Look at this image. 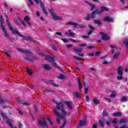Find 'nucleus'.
Segmentation results:
<instances>
[{"instance_id": "obj_6", "label": "nucleus", "mask_w": 128, "mask_h": 128, "mask_svg": "<svg viewBox=\"0 0 128 128\" xmlns=\"http://www.w3.org/2000/svg\"><path fill=\"white\" fill-rule=\"evenodd\" d=\"M2 32H4V34L6 38H8V40H10V42H14V38H12L10 37V35L8 34V32H6V30H4V28H3Z\"/></svg>"}, {"instance_id": "obj_28", "label": "nucleus", "mask_w": 128, "mask_h": 128, "mask_svg": "<svg viewBox=\"0 0 128 128\" xmlns=\"http://www.w3.org/2000/svg\"><path fill=\"white\" fill-rule=\"evenodd\" d=\"M62 120H64V122L62 124V126H60V128H64L66 124V122H68V121L66 120V118H62Z\"/></svg>"}, {"instance_id": "obj_5", "label": "nucleus", "mask_w": 128, "mask_h": 128, "mask_svg": "<svg viewBox=\"0 0 128 128\" xmlns=\"http://www.w3.org/2000/svg\"><path fill=\"white\" fill-rule=\"evenodd\" d=\"M17 50L18 52H24L25 54H32V52L30 50V49H27L26 50H24V49L22 48H18Z\"/></svg>"}, {"instance_id": "obj_64", "label": "nucleus", "mask_w": 128, "mask_h": 128, "mask_svg": "<svg viewBox=\"0 0 128 128\" xmlns=\"http://www.w3.org/2000/svg\"><path fill=\"white\" fill-rule=\"evenodd\" d=\"M18 127H19V128H22V122H19V124H18Z\"/></svg>"}, {"instance_id": "obj_35", "label": "nucleus", "mask_w": 128, "mask_h": 128, "mask_svg": "<svg viewBox=\"0 0 128 128\" xmlns=\"http://www.w3.org/2000/svg\"><path fill=\"white\" fill-rule=\"evenodd\" d=\"M99 124H100V126L102 128L104 127V122L102 120H99Z\"/></svg>"}, {"instance_id": "obj_62", "label": "nucleus", "mask_w": 128, "mask_h": 128, "mask_svg": "<svg viewBox=\"0 0 128 128\" xmlns=\"http://www.w3.org/2000/svg\"><path fill=\"white\" fill-rule=\"evenodd\" d=\"M8 126H10L11 128H17L16 126H12V122L8 124Z\"/></svg>"}, {"instance_id": "obj_52", "label": "nucleus", "mask_w": 128, "mask_h": 128, "mask_svg": "<svg viewBox=\"0 0 128 128\" xmlns=\"http://www.w3.org/2000/svg\"><path fill=\"white\" fill-rule=\"evenodd\" d=\"M83 84L84 86H86V80H84V76H83Z\"/></svg>"}, {"instance_id": "obj_56", "label": "nucleus", "mask_w": 128, "mask_h": 128, "mask_svg": "<svg viewBox=\"0 0 128 128\" xmlns=\"http://www.w3.org/2000/svg\"><path fill=\"white\" fill-rule=\"evenodd\" d=\"M70 42H80L79 41L76 40H74V39H72V38H70Z\"/></svg>"}, {"instance_id": "obj_55", "label": "nucleus", "mask_w": 128, "mask_h": 128, "mask_svg": "<svg viewBox=\"0 0 128 128\" xmlns=\"http://www.w3.org/2000/svg\"><path fill=\"white\" fill-rule=\"evenodd\" d=\"M56 34L57 36H62V33L61 32H56Z\"/></svg>"}, {"instance_id": "obj_48", "label": "nucleus", "mask_w": 128, "mask_h": 128, "mask_svg": "<svg viewBox=\"0 0 128 128\" xmlns=\"http://www.w3.org/2000/svg\"><path fill=\"white\" fill-rule=\"evenodd\" d=\"M47 120H48L50 124H51V126H52L54 124V123H52V118H48Z\"/></svg>"}, {"instance_id": "obj_46", "label": "nucleus", "mask_w": 128, "mask_h": 128, "mask_svg": "<svg viewBox=\"0 0 128 128\" xmlns=\"http://www.w3.org/2000/svg\"><path fill=\"white\" fill-rule=\"evenodd\" d=\"M58 78H60V80H64V78H66V76H64L60 74V76L58 77Z\"/></svg>"}, {"instance_id": "obj_61", "label": "nucleus", "mask_w": 128, "mask_h": 128, "mask_svg": "<svg viewBox=\"0 0 128 128\" xmlns=\"http://www.w3.org/2000/svg\"><path fill=\"white\" fill-rule=\"evenodd\" d=\"M34 2L36 4H38L40 2H42V0H34Z\"/></svg>"}, {"instance_id": "obj_20", "label": "nucleus", "mask_w": 128, "mask_h": 128, "mask_svg": "<svg viewBox=\"0 0 128 128\" xmlns=\"http://www.w3.org/2000/svg\"><path fill=\"white\" fill-rule=\"evenodd\" d=\"M73 96L74 98H82V95L76 92H74Z\"/></svg>"}, {"instance_id": "obj_22", "label": "nucleus", "mask_w": 128, "mask_h": 128, "mask_svg": "<svg viewBox=\"0 0 128 128\" xmlns=\"http://www.w3.org/2000/svg\"><path fill=\"white\" fill-rule=\"evenodd\" d=\"M84 2H86V4H88L89 6H91L90 7V10H92L96 8V6L93 5L92 4V3L86 1V0H84Z\"/></svg>"}, {"instance_id": "obj_49", "label": "nucleus", "mask_w": 128, "mask_h": 128, "mask_svg": "<svg viewBox=\"0 0 128 128\" xmlns=\"http://www.w3.org/2000/svg\"><path fill=\"white\" fill-rule=\"evenodd\" d=\"M38 54H39V56H46V54H44V52H38Z\"/></svg>"}, {"instance_id": "obj_1", "label": "nucleus", "mask_w": 128, "mask_h": 128, "mask_svg": "<svg viewBox=\"0 0 128 128\" xmlns=\"http://www.w3.org/2000/svg\"><path fill=\"white\" fill-rule=\"evenodd\" d=\"M56 110H60L62 114L58 112ZM53 110L54 112V114L58 116V118H66H66L69 117L68 118H70V113L66 112V108H64V102H60L58 103H56V108H53Z\"/></svg>"}, {"instance_id": "obj_27", "label": "nucleus", "mask_w": 128, "mask_h": 128, "mask_svg": "<svg viewBox=\"0 0 128 128\" xmlns=\"http://www.w3.org/2000/svg\"><path fill=\"white\" fill-rule=\"evenodd\" d=\"M40 6L42 8V10L45 14L48 16V12H46V7H44V4H41Z\"/></svg>"}, {"instance_id": "obj_11", "label": "nucleus", "mask_w": 128, "mask_h": 128, "mask_svg": "<svg viewBox=\"0 0 128 128\" xmlns=\"http://www.w3.org/2000/svg\"><path fill=\"white\" fill-rule=\"evenodd\" d=\"M96 14L97 15L100 14L99 10H96L93 11L91 13V18H96Z\"/></svg>"}, {"instance_id": "obj_21", "label": "nucleus", "mask_w": 128, "mask_h": 128, "mask_svg": "<svg viewBox=\"0 0 128 128\" xmlns=\"http://www.w3.org/2000/svg\"><path fill=\"white\" fill-rule=\"evenodd\" d=\"M86 124V119H84V120H83V121L82 120L80 121V122H79V124H78V126H84Z\"/></svg>"}, {"instance_id": "obj_38", "label": "nucleus", "mask_w": 128, "mask_h": 128, "mask_svg": "<svg viewBox=\"0 0 128 128\" xmlns=\"http://www.w3.org/2000/svg\"><path fill=\"white\" fill-rule=\"evenodd\" d=\"M120 56V53H116L113 56V60H116Z\"/></svg>"}, {"instance_id": "obj_8", "label": "nucleus", "mask_w": 128, "mask_h": 128, "mask_svg": "<svg viewBox=\"0 0 128 128\" xmlns=\"http://www.w3.org/2000/svg\"><path fill=\"white\" fill-rule=\"evenodd\" d=\"M103 20H104V22H114V18L110 17L109 16L104 17Z\"/></svg>"}, {"instance_id": "obj_29", "label": "nucleus", "mask_w": 128, "mask_h": 128, "mask_svg": "<svg viewBox=\"0 0 128 128\" xmlns=\"http://www.w3.org/2000/svg\"><path fill=\"white\" fill-rule=\"evenodd\" d=\"M0 114L2 115V116L4 120H8V116H6V114L4 112H1Z\"/></svg>"}, {"instance_id": "obj_18", "label": "nucleus", "mask_w": 128, "mask_h": 128, "mask_svg": "<svg viewBox=\"0 0 128 128\" xmlns=\"http://www.w3.org/2000/svg\"><path fill=\"white\" fill-rule=\"evenodd\" d=\"M24 20L26 22V24H28V26H32V24L30 23V17H28V16H26L24 18Z\"/></svg>"}, {"instance_id": "obj_44", "label": "nucleus", "mask_w": 128, "mask_h": 128, "mask_svg": "<svg viewBox=\"0 0 128 128\" xmlns=\"http://www.w3.org/2000/svg\"><path fill=\"white\" fill-rule=\"evenodd\" d=\"M27 40H29V42H32V40H34V38L32 37L28 36Z\"/></svg>"}, {"instance_id": "obj_2", "label": "nucleus", "mask_w": 128, "mask_h": 128, "mask_svg": "<svg viewBox=\"0 0 128 128\" xmlns=\"http://www.w3.org/2000/svg\"><path fill=\"white\" fill-rule=\"evenodd\" d=\"M45 60H48V62H51V64H52V66H56V68H60V67H58V66L56 62H54V58L51 57L50 56H45Z\"/></svg>"}, {"instance_id": "obj_59", "label": "nucleus", "mask_w": 128, "mask_h": 128, "mask_svg": "<svg viewBox=\"0 0 128 128\" xmlns=\"http://www.w3.org/2000/svg\"><path fill=\"white\" fill-rule=\"evenodd\" d=\"M117 80H122V76H117Z\"/></svg>"}, {"instance_id": "obj_14", "label": "nucleus", "mask_w": 128, "mask_h": 128, "mask_svg": "<svg viewBox=\"0 0 128 128\" xmlns=\"http://www.w3.org/2000/svg\"><path fill=\"white\" fill-rule=\"evenodd\" d=\"M67 26L68 25H71V26H73V28H78V23H74L72 22H69L66 24Z\"/></svg>"}, {"instance_id": "obj_33", "label": "nucleus", "mask_w": 128, "mask_h": 128, "mask_svg": "<svg viewBox=\"0 0 128 128\" xmlns=\"http://www.w3.org/2000/svg\"><path fill=\"white\" fill-rule=\"evenodd\" d=\"M113 116H122V112H118L113 114Z\"/></svg>"}, {"instance_id": "obj_10", "label": "nucleus", "mask_w": 128, "mask_h": 128, "mask_svg": "<svg viewBox=\"0 0 128 128\" xmlns=\"http://www.w3.org/2000/svg\"><path fill=\"white\" fill-rule=\"evenodd\" d=\"M40 68H44L46 70H52V67H50L48 64H42Z\"/></svg>"}, {"instance_id": "obj_42", "label": "nucleus", "mask_w": 128, "mask_h": 128, "mask_svg": "<svg viewBox=\"0 0 128 128\" xmlns=\"http://www.w3.org/2000/svg\"><path fill=\"white\" fill-rule=\"evenodd\" d=\"M108 112H107L106 110H104L102 112V116H108Z\"/></svg>"}, {"instance_id": "obj_25", "label": "nucleus", "mask_w": 128, "mask_h": 128, "mask_svg": "<svg viewBox=\"0 0 128 128\" xmlns=\"http://www.w3.org/2000/svg\"><path fill=\"white\" fill-rule=\"evenodd\" d=\"M52 92H54V90H44V92H42V94H50Z\"/></svg>"}, {"instance_id": "obj_47", "label": "nucleus", "mask_w": 128, "mask_h": 128, "mask_svg": "<svg viewBox=\"0 0 128 128\" xmlns=\"http://www.w3.org/2000/svg\"><path fill=\"white\" fill-rule=\"evenodd\" d=\"M34 108L36 112H38V108L36 105H34Z\"/></svg>"}, {"instance_id": "obj_63", "label": "nucleus", "mask_w": 128, "mask_h": 128, "mask_svg": "<svg viewBox=\"0 0 128 128\" xmlns=\"http://www.w3.org/2000/svg\"><path fill=\"white\" fill-rule=\"evenodd\" d=\"M92 128H98V124H95L92 126Z\"/></svg>"}, {"instance_id": "obj_23", "label": "nucleus", "mask_w": 128, "mask_h": 128, "mask_svg": "<svg viewBox=\"0 0 128 128\" xmlns=\"http://www.w3.org/2000/svg\"><path fill=\"white\" fill-rule=\"evenodd\" d=\"M18 104H20L22 106H28V102L23 101L22 100H19L17 102Z\"/></svg>"}, {"instance_id": "obj_39", "label": "nucleus", "mask_w": 128, "mask_h": 128, "mask_svg": "<svg viewBox=\"0 0 128 128\" xmlns=\"http://www.w3.org/2000/svg\"><path fill=\"white\" fill-rule=\"evenodd\" d=\"M126 122V118H122L120 121V124H124Z\"/></svg>"}, {"instance_id": "obj_43", "label": "nucleus", "mask_w": 128, "mask_h": 128, "mask_svg": "<svg viewBox=\"0 0 128 128\" xmlns=\"http://www.w3.org/2000/svg\"><path fill=\"white\" fill-rule=\"evenodd\" d=\"M51 46L54 50H58V48H56V44L51 45Z\"/></svg>"}, {"instance_id": "obj_24", "label": "nucleus", "mask_w": 128, "mask_h": 128, "mask_svg": "<svg viewBox=\"0 0 128 128\" xmlns=\"http://www.w3.org/2000/svg\"><path fill=\"white\" fill-rule=\"evenodd\" d=\"M78 89L80 92L82 90V82H80V78H78Z\"/></svg>"}, {"instance_id": "obj_58", "label": "nucleus", "mask_w": 128, "mask_h": 128, "mask_svg": "<svg viewBox=\"0 0 128 128\" xmlns=\"http://www.w3.org/2000/svg\"><path fill=\"white\" fill-rule=\"evenodd\" d=\"M4 53H5L6 56H8V58H10V54H8V52H4Z\"/></svg>"}, {"instance_id": "obj_9", "label": "nucleus", "mask_w": 128, "mask_h": 128, "mask_svg": "<svg viewBox=\"0 0 128 128\" xmlns=\"http://www.w3.org/2000/svg\"><path fill=\"white\" fill-rule=\"evenodd\" d=\"M74 52L76 54H77L78 56H84V54H80V52H82V49H78L77 48H74Z\"/></svg>"}, {"instance_id": "obj_7", "label": "nucleus", "mask_w": 128, "mask_h": 128, "mask_svg": "<svg viewBox=\"0 0 128 128\" xmlns=\"http://www.w3.org/2000/svg\"><path fill=\"white\" fill-rule=\"evenodd\" d=\"M100 34H101V36H102V40H110V36H108V35L104 34V33L103 32H100Z\"/></svg>"}, {"instance_id": "obj_40", "label": "nucleus", "mask_w": 128, "mask_h": 128, "mask_svg": "<svg viewBox=\"0 0 128 128\" xmlns=\"http://www.w3.org/2000/svg\"><path fill=\"white\" fill-rule=\"evenodd\" d=\"M24 60H28V62H34V60H32V58H24Z\"/></svg>"}, {"instance_id": "obj_30", "label": "nucleus", "mask_w": 128, "mask_h": 128, "mask_svg": "<svg viewBox=\"0 0 128 128\" xmlns=\"http://www.w3.org/2000/svg\"><path fill=\"white\" fill-rule=\"evenodd\" d=\"M93 102L96 104V106H98V104H100V102L96 98H94L93 99Z\"/></svg>"}, {"instance_id": "obj_17", "label": "nucleus", "mask_w": 128, "mask_h": 128, "mask_svg": "<svg viewBox=\"0 0 128 128\" xmlns=\"http://www.w3.org/2000/svg\"><path fill=\"white\" fill-rule=\"evenodd\" d=\"M65 104H66V106H68L69 110H72V102L70 101H66Z\"/></svg>"}, {"instance_id": "obj_57", "label": "nucleus", "mask_w": 128, "mask_h": 128, "mask_svg": "<svg viewBox=\"0 0 128 128\" xmlns=\"http://www.w3.org/2000/svg\"><path fill=\"white\" fill-rule=\"evenodd\" d=\"M101 52H100V51H97L95 53V56H98V55H100V54H101Z\"/></svg>"}, {"instance_id": "obj_37", "label": "nucleus", "mask_w": 128, "mask_h": 128, "mask_svg": "<svg viewBox=\"0 0 128 128\" xmlns=\"http://www.w3.org/2000/svg\"><path fill=\"white\" fill-rule=\"evenodd\" d=\"M88 27L90 28V30L92 32H94V30H96V28L90 24H88Z\"/></svg>"}, {"instance_id": "obj_53", "label": "nucleus", "mask_w": 128, "mask_h": 128, "mask_svg": "<svg viewBox=\"0 0 128 128\" xmlns=\"http://www.w3.org/2000/svg\"><path fill=\"white\" fill-rule=\"evenodd\" d=\"M124 42L126 45V46H128V38L124 40Z\"/></svg>"}, {"instance_id": "obj_54", "label": "nucleus", "mask_w": 128, "mask_h": 128, "mask_svg": "<svg viewBox=\"0 0 128 128\" xmlns=\"http://www.w3.org/2000/svg\"><path fill=\"white\" fill-rule=\"evenodd\" d=\"M74 58H76V60H84V59L82 58H80L78 56H74Z\"/></svg>"}, {"instance_id": "obj_4", "label": "nucleus", "mask_w": 128, "mask_h": 128, "mask_svg": "<svg viewBox=\"0 0 128 128\" xmlns=\"http://www.w3.org/2000/svg\"><path fill=\"white\" fill-rule=\"evenodd\" d=\"M6 22H7L9 30H10L12 32V34H18V31L12 28V24H10V22H8V20H7Z\"/></svg>"}, {"instance_id": "obj_31", "label": "nucleus", "mask_w": 128, "mask_h": 128, "mask_svg": "<svg viewBox=\"0 0 128 128\" xmlns=\"http://www.w3.org/2000/svg\"><path fill=\"white\" fill-rule=\"evenodd\" d=\"M6 102H8L9 104H10V102L9 101H7L6 100H4L2 98H0V104H6Z\"/></svg>"}, {"instance_id": "obj_50", "label": "nucleus", "mask_w": 128, "mask_h": 128, "mask_svg": "<svg viewBox=\"0 0 128 128\" xmlns=\"http://www.w3.org/2000/svg\"><path fill=\"white\" fill-rule=\"evenodd\" d=\"M48 12H50L52 16L54 14V10L52 8L48 9Z\"/></svg>"}, {"instance_id": "obj_19", "label": "nucleus", "mask_w": 128, "mask_h": 128, "mask_svg": "<svg viewBox=\"0 0 128 128\" xmlns=\"http://www.w3.org/2000/svg\"><path fill=\"white\" fill-rule=\"evenodd\" d=\"M108 8L102 6L101 7V10H99V14H102V12L104 11H108Z\"/></svg>"}, {"instance_id": "obj_15", "label": "nucleus", "mask_w": 128, "mask_h": 128, "mask_svg": "<svg viewBox=\"0 0 128 128\" xmlns=\"http://www.w3.org/2000/svg\"><path fill=\"white\" fill-rule=\"evenodd\" d=\"M0 26L2 28V32H3V28L4 29V30H6V27L4 26V18H2V16H0Z\"/></svg>"}, {"instance_id": "obj_36", "label": "nucleus", "mask_w": 128, "mask_h": 128, "mask_svg": "<svg viewBox=\"0 0 128 128\" xmlns=\"http://www.w3.org/2000/svg\"><path fill=\"white\" fill-rule=\"evenodd\" d=\"M26 70L28 74L30 76H32V70L28 68H26Z\"/></svg>"}, {"instance_id": "obj_41", "label": "nucleus", "mask_w": 128, "mask_h": 128, "mask_svg": "<svg viewBox=\"0 0 128 128\" xmlns=\"http://www.w3.org/2000/svg\"><path fill=\"white\" fill-rule=\"evenodd\" d=\"M128 101V98L126 97L123 96L122 97L121 102H126Z\"/></svg>"}, {"instance_id": "obj_26", "label": "nucleus", "mask_w": 128, "mask_h": 128, "mask_svg": "<svg viewBox=\"0 0 128 128\" xmlns=\"http://www.w3.org/2000/svg\"><path fill=\"white\" fill-rule=\"evenodd\" d=\"M47 84H52L54 86L56 87L58 86V85L54 83V81L52 80H47Z\"/></svg>"}, {"instance_id": "obj_32", "label": "nucleus", "mask_w": 128, "mask_h": 128, "mask_svg": "<svg viewBox=\"0 0 128 128\" xmlns=\"http://www.w3.org/2000/svg\"><path fill=\"white\" fill-rule=\"evenodd\" d=\"M92 20V16L90 14H88L87 16L85 18V20Z\"/></svg>"}, {"instance_id": "obj_12", "label": "nucleus", "mask_w": 128, "mask_h": 128, "mask_svg": "<svg viewBox=\"0 0 128 128\" xmlns=\"http://www.w3.org/2000/svg\"><path fill=\"white\" fill-rule=\"evenodd\" d=\"M52 16L54 20H62V18L58 16L56 13L52 14Z\"/></svg>"}, {"instance_id": "obj_13", "label": "nucleus", "mask_w": 128, "mask_h": 128, "mask_svg": "<svg viewBox=\"0 0 128 128\" xmlns=\"http://www.w3.org/2000/svg\"><path fill=\"white\" fill-rule=\"evenodd\" d=\"M123 70L124 69H122V66H120L118 67L117 70V72L120 76H124V72H122Z\"/></svg>"}, {"instance_id": "obj_51", "label": "nucleus", "mask_w": 128, "mask_h": 128, "mask_svg": "<svg viewBox=\"0 0 128 128\" xmlns=\"http://www.w3.org/2000/svg\"><path fill=\"white\" fill-rule=\"evenodd\" d=\"M88 92V88H86L84 90V94H86Z\"/></svg>"}, {"instance_id": "obj_45", "label": "nucleus", "mask_w": 128, "mask_h": 128, "mask_svg": "<svg viewBox=\"0 0 128 128\" xmlns=\"http://www.w3.org/2000/svg\"><path fill=\"white\" fill-rule=\"evenodd\" d=\"M110 96L111 98H114L116 96V94L112 93L110 95Z\"/></svg>"}, {"instance_id": "obj_34", "label": "nucleus", "mask_w": 128, "mask_h": 128, "mask_svg": "<svg viewBox=\"0 0 128 128\" xmlns=\"http://www.w3.org/2000/svg\"><path fill=\"white\" fill-rule=\"evenodd\" d=\"M75 34H76L75 33H73L72 32L66 33V36H72V38H74V36Z\"/></svg>"}, {"instance_id": "obj_3", "label": "nucleus", "mask_w": 128, "mask_h": 128, "mask_svg": "<svg viewBox=\"0 0 128 128\" xmlns=\"http://www.w3.org/2000/svg\"><path fill=\"white\" fill-rule=\"evenodd\" d=\"M37 126H45V128H48V123H46V120L44 118H42V122L40 120H38V122L36 123Z\"/></svg>"}, {"instance_id": "obj_60", "label": "nucleus", "mask_w": 128, "mask_h": 128, "mask_svg": "<svg viewBox=\"0 0 128 128\" xmlns=\"http://www.w3.org/2000/svg\"><path fill=\"white\" fill-rule=\"evenodd\" d=\"M61 40H62L64 42H68V40L66 38H62Z\"/></svg>"}, {"instance_id": "obj_16", "label": "nucleus", "mask_w": 128, "mask_h": 128, "mask_svg": "<svg viewBox=\"0 0 128 128\" xmlns=\"http://www.w3.org/2000/svg\"><path fill=\"white\" fill-rule=\"evenodd\" d=\"M94 22L95 24H97L98 26H102V23L100 20H94Z\"/></svg>"}]
</instances>
